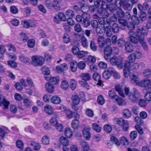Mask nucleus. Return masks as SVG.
<instances>
[{
  "mask_svg": "<svg viewBox=\"0 0 151 151\" xmlns=\"http://www.w3.org/2000/svg\"><path fill=\"white\" fill-rule=\"evenodd\" d=\"M134 94L129 92V89L127 87L124 88L125 95L127 96L129 99L132 101L136 102L140 99V95L139 91L136 89L134 88Z\"/></svg>",
  "mask_w": 151,
  "mask_h": 151,
  "instance_id": "f257e3e1",
  "label": "nucleus"
},
{
  "mask_svg": "<svg viewBox=\"0 0 151 151\" xmlns=\"http://www.w3.org/2000/svg\"><path fill=\"white\" fill-rule=\"evenodd\" d=\"M135 35V34H131L132 36L131 37V39L129 40V41L132 43L134 44H137L138 42H139L144 50L146 51L147 50L148 47L145 41L144 37L136 36V37L135 38L133 36V35L136 36V35Z\"/></svg>",
  "mask_w": 151,
  "mask_h": 151,
  "instance_id": "f03ea898",
  "label": "nucleus"
},
{
  "mask_svg": "<svg viewBox=\"0 0 151 151\" xmlns=\"http://www.w3.org/2000/svg\"><path fill=\"white\" fill-rule=\"evenodd\" d=\"M90 15L87 13H83L81 16L78 15L76 16V19L77 22H81L83 26L85 27L89 26L90 24L89 21Z\"/></svg>",
  "mask_w": 151,
  "mask_h": 151,
  "instance_id": "7ed1b4c3",
  "label": "nucleus"
},
{
  "mask_svg": "<svg viewBox=\"0 0 151 151\" xmlns=\"http://www.w3.org/2000/svg\"><path fill=\"white\" fill-rule=\"evenodd\" d=\"M148 29H147L145 26H143L141 28H138L136 30V32H135L133 31H131L129 32V37H128L129 40L131 39V34H135L136 36H133L134 37L136 38L137 36H141L144 37V36H147L148 33Z\"/></svg>",
  "mask_w": 151,
  "mask_h": 151,
  "instance_id": "20e7f679",
  "label": "nucleus"
},
{
  "mask_svg": "<svg viewBox=\"0 0 151 151\" xmlns=\"http://www.w3.org/2000/svg\"><path fill=\"white\" fill-rule=\"evenodd\" d=\"M110 61L113 65H117L118 68H122L123 66L124 58H117L115 56H114L111 58H109V60H107Z\"/></svg>",
  "mask_w": 151,
  "mask_h": 151,
  "instance_id": "39448f33",
  "label": "nucleus"
},
{
  "mask_svg": "<svg viewBox=\"0 0 151 151\" xmlns=\"http://www.w3.org/2000/svg\"><path fill=\"white\" fill-rule=\"evenodd\" d=\"M33 64L35 66H40L43 64L45 59L44 57L40 55H35L32 57Z\"/></svg>",
  "mask_w": 151,
  "mask_h": 151,
  "instance_id": "423d86ee",
  "label": "nucleus"
},
{
  "mask_svg": "<svg viewBox=\"0 0 151 151\" xmlns=\"http://www.w3.org/2000/svg\"><path fill=\"white\" fill-rule=\"evenodd\" d=\"M50 124L52 126H55L58 131L60 132L63 131V127L62 124L58 123L55 117L52 118L50 121Z\"/></svg>",
  "mask_w": 151,
  "mask_h": 151,
  "instance_id": "0eeeda50",
  "label": "nucleus"
},
{
  "mask_svg": "<svg viewBox=\"0 0 151 151\" xmlns=\"http://www.w3.org/2000/svg\"><path fill=\"white\" fill-rule=\"evenodd\" d=\"M22 24L23 27L24 28L26 29L34 27L35 26L34 21L30 19L22 21Z\"/></svg>",
  "mask_w": 151,
  "mask_h": 151,
  "instance_id": "6e6552de",
  "label": "nucleus"
},
{
  "mask_svg": "<svg viewBox=\"0 0 151 151\" xmlns=\"http://www.w3.org/2000/svg\"><path fill=\"white\" fill-rule=\"evenodd\" d=\"M112 49L109 46H107L104 48V57L105 60H109V58L112 54Z\"/></svg>",
  "mask_w": 151,
  "mask_h": 151,
  "instance_id": "1a4fd4ad",
  "label": "nucleus"
},
{
  "mask_svg": "<svg viewBox=\"0 0 151 151\" xmlns=\"http://www.w3.org/2000/svg\"><path fill=\"white\" fill-rule=\"evenodd\" d=\"M75 114H76V116H75V118L72 121L71 126L74 129H77L79 127V122L78 119L80 118V115L77 113H75Z\"/></svg>",
  "mask_w": 151,
  "mask_h": 151,
  "instance_id": "9d476101",
  "label": "nucleus"
},
{
  "mask_svg": "<svg viewBox=\"0 0 151 151\" xmlns=\"http://www.w3.org/2000/svg\"><path fill=\"white\" fill-rule=\"evenodd\" d=\"M90 130V127H85L83 131V137L87 140H89L91 137Z\"/></svg>",
  "mask_w": 151,
  "mask_h": 151,
  "instance_id": "9b49d317",
  "label": "nucleus"
},
{
  "mask_svg": "<svg viewBox=\"0 0 151 151\" xmlns=\"http://www.w3.org/2000/svg\"><path fill=\"white\" fill-rule=\"evenodd\" d=\"M49 9H51L52 7L56 10H58L60 9V5L57 1H54L52 3H51L48 5L46 6Z\"/></svg>",
  "mask_w": 151,
  "mask_h": 151,
  "instance_id": "f8f14e48",
  "label": "nucleus"
},
{
  "mask_svg": "<svg viewBox=\"0 0 151 151\" xmlns=\"http://www.w3.org/2000/svg\"><path fill=\"white\" fill-rule=\"evenodd\" d=\"M139 84L142 87L148 86L147 88H149L150 87H149V85H150V86H151V82L149 79H146L143 80L139 82Z\"/></svg>",
  "mask_w": 151,
  "mask_h": 151,
  "instance_id": "ddd939ff",
  "label": "nucleus"
},
{
  "mask_svg": "<svg viewBox=\"0 0 151 151\" xmlns=\"http://www.w3.org/2000/svg\"><path fill=\"white\" fill-rule=\"evenodd\" d=\"M68 69V66L65 63H63L56 67V70L58 73H61L63 71L66 70Z\"/></svg>",
  "mask_w": 151,
  "mask_h": 151,
  "instance_id": "4468645a",
  "label": "nucleus"
},
{
  "mask_svg": "<svg viewBox=\"0 0 151 151\" xmlns=\"http://www.w3.org/2000/svg\"><path fill=\"white\" fill-rule=\"evenodd\" d=\"M9 104V102L7 101L3 96L0 95V106L2 104L5 108L7 109L8 108Z\"/></svg>",
  "mask_w": 151,
  "mask_h": 151,
  "instance_id": "2eb2a0df",
  "label": "nucleus"
},
{
  "mask_svg": "<svg viewBox=\"0 0 151 151\" xmlns=\"http://www.w3.org/2000/svg\"><path fill=\"white\" fill-rule=\"evenodd\" d=\"M97 41L100 50H101V49L103 48L106 45V41L104 37H99L97 39Z\"/></svg>",
  "mask_w": 151,
  "mask_h": 151,
  "instance_id": "dca6fc26",
  "label": "nucleus"
},
{
  "mask_svg": "<svg viewBox=\"0 0 151 151\" xmlns=\"http://www.w3.org/2000/svg\"><path fill=\"white\" fill-rule=\"evenodd\" d=\"M79 39L81 40L82 45L83 47L86 48L88 46V43L87 40L83 36H78Z\"/></svg>",
  "mask_w": 151,
  "mask_h": 151,
  "instance_id": "f3484780",
  "label": "nucleus"
},
{
  "mask_svg": "<svg viewBox=\"0 0 151 151\" xmlns=\"http://www.w3.org/2000/svg\"><path fill=\"white\" fill-rule=\"evenodd\" d=\"M125 48V51L128 53L132 52L134 50L133 46L130 43H127L126 44Z\"/></svg>",
  "mask_w": 151,
  "mask_h": 151,
  "instance_id": "a211bd4d",
  "label": "nucleus"
},
{
  "mask_svg": "<svg viewBox=\"0 0 151 151\" xmlns=\"http://www.w3.org/2000/svg\"><path fill=\"white\" fill-rule=\"evenodd\" d=\"M29 144L32 146L33 148L35 150H38L41 148L40 144L34 141L30 142L29 143Z\"/></svg>",
  "mask_w": 151,
  "mask_h": 151,
  "instance_id": "6ab92c4d",
  "label": "nucleus"
},
{
  "mask_svg": "<svg viewBox=\"0 0 151 151\" xmlns=\"http://www.w3.org/2000/svg\"><path fill=\"white\" fill-rule=\"evenodd\" d=\"M46 91L49 93H52L54 91V86L50 83H47L45 86Z\"/></svg>",
  "mask_w": 151,
  "mask_h": 151,
  "instance_id": "aec40b11",
  "label": "nucleus"
},
{
  "mask_svg": "<svg viewBox=\"0 0 151 151\" xmlns=\"http://www.w3.org/2000/svg\"><path fill=\"white\" fill-rule=\"evenodd\" d=\"M60 142L63 145L65 146L68 145L69 143V140L66 137L63 136L60 137Z\"/></svg>",
  "mask_w": 151,
  "mask_h": 151,
  "instance_id": "412c9836",
  "label": "nucleus"
},
{
  "mask_svg": "<svg viewBox=\"0 0 151 151\" xmlns=\"http://www.w3.org/2000/svg\"><path fill=\"white\" fill-rule=\"evenodd\" d=\"M110 67L108 68L107 70L104 71L102 74L103 78L106 79H109L111 76V71L109 70Z\"/></svg>",
  "mask_w": 151,
  "mask_h": 151,
  "instance_id": "4be33fe9",
  "label": "nucleus"
},
{
  "mask_svg": "<svg viewBox=\"0 0 151 151\" xmlns=\"http://www.w3.org/2000/svg\"><path fill=\"white\" fill-rule=\"evenodd\" d=\"M51 102L53 104H59L61 101L60 98L57 96H53L51 99Z\"/></svg>",
  "mask_w": 151,
  "mask_h": 151,
  "instance_id": "5701e85b",
  "label": "nucleus"
},
{
  "mask_svg": "<svg viewBox=\"0 0 151 151\" xmlns=\"http://www.w3.org/2000/svg\"><path fill=\"white\" fill-rule=\"evenodd\" d=\"M80 76L81 78L84 81H88L91 78L90 74L86 73H81Z\"/></svg>",
  "mask_w": 151,
  "mask_h": 151,
  "instance_id": "b1692460",
  "label": "nucleus"
},
{
  "mask_svg": "<svg viewBox=\"0 0 151 151\" xmlns=\"http://www.w3.org/2000/svg\"><path fill=\"white\" fill-rule=\"evenodd\" d=\"M115 89L116 91L118 92L120 96L123 97H125V94L123 92V89L120 86H116Z\"/></svg>",
  "mask_w": 151,
  "mask_h": 151,
  "instance_id": "393cba45",
  "label": "nucleus"
},
{
  "mask_svg": "<svg viewBox=\"0 0 151 151\" xmlns=\"http://www.w3.org/2000/svg\"><path fill=\"white\" fill-rule=\"evenodd\" d=\"M44 109L45 112L49 115L52 114L53 112L52 108L51 106L49 105H46L44 107Z\"/></svg>",
  "mask_w": 151,
  "mask_h": 151,
  "instance_id": "a878e982",
  "label": "nucleus"
},
{
  "mask_svg": "<svg viewBox=\"0 0 151 151\" xmlns=\"http://www.w3.org/2000/svg\"><path fill=\"white\" fill-rule=\"evenodd\" d=\"M78 67L77 62L75 60L73 61L70 63V68L71 70L73 72H75L76 70Z\"/></svg>",
  "mask_w": 151,
  "mask_h": 151,
  "instance_id": "bb28decb",
  "label": "nucleus"
},
{
  "mask_svg": "<svg viewBox=\"0 0 151 151\" xmlns=\"http://www.w3.org/2000/svg\"><path fill=\"white\" fill-rule=\"evenodd\" d=\"M59 78L58 76L52 77L49 79V81L52 84H57L59 82Z\"/></svg>",
  "mask_w": 151,
  "mask_h": 151,
  "instance_id": "cd10ccee",
  "label": "nucleus"
},
{
  "mask_svg": "<svg viewBox=\"0 0 151 151\" xmlns=\"http://www.w3.org/2000/svg\"><path fill=\"white\" fill-rule=\"evenodd\" d=\"M115 99L119 106H123L126 104V102L124 100L118 96H117V97L115 98Z\"/></svg>",
  "mask_w": 151,
  "mask_h": 151,
  "instance_id": "c85d7f7f",
  "label": "nucleus"
},
{
  "mask_svg": "<svg viewBox=\"0 0 151 151\" xmlns=\"http://www.w3.org/2000/svg\"><path fill=\"white\" fill-rule=\"evenodd\" d=\"M145 98L147 101H151V87H150L149 90L146 92L145 95Z\"/></svg>",
  "mask_w": 151,
  "mask_h": 151,
  "instance_id": "c756f323",
  "label": "nucleus"
},
{
  "mask_svg": "<svg viewBox=\"0 0 151 151\" xmlns=\"http://www.w3.org/2000/svg\"><path fill=\"white\" fill-rule=\"evenodd\" d=\"M65 136L68 138L71 137L73 135V133L71 129L68 127L66 128L64 131Z\"/></svg>",
  "mask_w": 151,
  "mask_h": 151,
  "instance_id": "7c9ffc66",
  "label": "nucleus"
},
{
  "mask_svg": "<svg viewBox=\"0 0 151 151\" xmlns=\"http://www.w3.org/2000/svg\"><path fill=\"white\" fill-rule=\"evenodd\" d=\"M109 70L111 71V74H112L113 75V76L115 78L118 79L120 78V76L119 74L114 68L112 67H110Z\"/></svg>",
  "mask_w": 151,
  "mask_h": 151,
  "instance_id": "2f4dec72",
  "label": "nucleus"
},
{
  "mask_svg": "<svg viewBox=\"0 0 151 151\" xmlns=\"http://www.w3.org/2000/svg\"><path fill=\"white\" fill-rule=\"evenodd\" d=\"M124 117L125 118H128L131 116V114L130 111L128 109H124L122 112Z\"/></svg>",
  "mask_w": 151,
  "mask_h": 151,
  "instance_id": "473e14b6",
  "label": "nucleus"
},
{
  "mask_svg": "<svg viewBox=\"0 0 151 151\" xmlns=\"http://www.w3.org/2000/svg\"><path fill=\"white\" fill-rule=\"evenodd\" d=\"M111 28L112 31L114 33H117L120 30L119 27L117 24L114 23L112 24Z\"/></svg>",
  "mask_w": 151,
  "mask_h": 151,
  "instance_id": "72a5a7b5",
  "label": "nucleus"
},
{
  "mask_svg": "<svg viewBox=\"0 0 151 151\" xmlns=\"http://www.w3.org/2000/svg\"><path fill=\"white\" fill-rule=\"evenodd\" d=\"M41 70L42 73L44 75H49L50 73V71L49 68L46 66H43L42 67Z\"/></svg>",
  "mask_w": 151,
  "mask_h": 151,
  "instance_id": "f704fd0d",
  "label": "nucleus"
},
{
  "mask_svg": "<svg viewBox=\"0 0 151 151\" xmlns=\"http://www.w3.org/2000/svg\"><path fill=\"white\" fill-rule=\"evenodd\" d=\"M69 86V84L67 81L66 80H63L61 84V88L65 90L67 89Z\"/></svg>",
  "mask_w": 151,
  "mask_h": 151,
  "instance_id": "c9c22d12",
  "label": "nucleus"
},
{
  "mask_svg": "<svg viewBox=\"0 0 151 151\" xmlns=\"http://www.w3.org/2000/svg\"><path fill=\"white\" fill-rule=\"evenodd\" d=\"M117 43L120 47H122L126 45V41L123 38H120L117 41Z\"/></svg>",
  "mask_w": 151,
  "mask_h": 151,
  "instance_id": "e433bc0d",
  "label": "nucleus"
},
{
  "mask_svg": "<svg viewBox=\"0 0 151 151\" xmlns=\"http://www.w3.org/2000/svg\"><path fill=\"white\" fill-rule=\"evenodd\" d=\"M65 113L67 117L69 119H70L72 118L73 114L75 116H76L75 112L73 113L69 109H67Z\"/></svg>",
  "mask_w": 151,
  "mask_h": 151,
  "instance_id": "4c0bfd02",
  "label": "nucleus"
},
{
  "mask_svg": "<svg viewBox=\"0 0 151 151\" xmlns=\"http://www.w3.org/2000/svg\"><path fill=\"white\" fill-rule=\"evenodd\" d=\"M42 143L45 145L49 144L50 142L49 137L47 136H44L42 139Z\"/></svg>",
  "mask_w": 151,
  "mask_h": 151,
  "instance_id": "58836bf2",
  "label": "nucleus"
},
{
  "mask_svg": "<svg viewBox=\"0 0 151 151\" xmlns=\"http://www.w3.org/2000/svg\"><path fill=\"white\" fill-rule=\"evenodd\" d=\"M92 127L93 129L98 132H100L101 131V127L97 123L92 124Z\"/></svg>",
  "mask_w": 151,
  "mask_h": 151,
  "instance_id": "ea45409f",
  "label": "nucleus"
},
{
  "mask_svg": "<svg viewBox=\"0 0 151 151\" xmlns=\"http://www.w3.org/2000/svg\"><path fill=\"white\" fill-rule=\"evenodd\" d=\"M117 3H116V0H115V2L114 4H111L109 6L108 9H109L111 12H113L116 10L117 6L116 4Z\"/></svg>",
  "mask_w": 151,
  "mask_h": 151,
  "instance_id": "a19ab883",
  "label": "nucleus"
},
{
  "mask_svg": "<svg viewBox=\"0 0 151 151\" xmlns=\"http://www.w3.org/2000/svg\"><path fill=\"white\" fill-rule=\"evenodd\" d=\"M20 40L21 41H22L23 42H26L27 40V35L24 33L22 32L20 34Z\"/></svg>",
  "mask_w": 151,
  "mask_h": 151,
  "instance_id": "79ce46f5",
  "label": "nucleus"
},
{
  "mask_svg": "<svg viewBox=\"0 0 151 151\" xmlns=\"http://www.w3.org/2000/svg\"><path fill=\"white\" fill-rule=\"evenodd\" d=\"M72 100L73 103L75 105L78 104L80 101L79 97L77 95H74L73 96Z\"/></svg>",
  "mask_w": 151,
  "mask_h": 151,
  "instance_id": "37998d69",
  "label": "nucleus"
},
{
  "mask_svg": "<svg viewBox=\"0 0 151 151\" xmlns=\"http://www.w3.org/2000/svg\"><path fill=\"white\" fill-rule=\"evenodd\" d=\"M120 143L123 145H128L129 143L128 140L124 137H122L120 138Z\"/></svg>",
  "mask_w": 151,
  "mask_h": 151,
  "instance_id": "c03bdc74",
  "label": "nucleus"
},
{
  "mask_svg": "<svg viewBox=\"0 0 151 151\" xmlns=\"http://www.w3.org/2000/svg\"><path fill=\"white\" fill-rule=\"evenodd\" d=\"M97 102L99 104L101 105H103L104 103L105 99L102 95H100L98 96Z\"/></svg>",
  "mask_w": 151,
  "mask_h": 151,
  "instance_id": "a18cd8bd",
  "label": "nucleus"
},
{
  "mask_svg": "<svg viewBox=\"0 0 151 151\" xmlns=\"http://www.w3.org/2000/svg\"><path fill=\"white\" fill-rule=\"evenodd\" d=\"M86 81H79V83L82 87H85L87 89H89L90 87Z\"/></svg>",
  "mask_w": 151,
  "mask_h": 151,
  "instance_id": "49530a36",
  "label": "nucleus"
},
{
  "mask_svg": "<svg viewBox=\"0 0 151 151\" xmlns=\"http://www.w3.org/2000/svg\"><path fill=\"white\" fill-rule=\"evenodd\" d=\"M77 82L73 79H71L70 82V87L72 90L75 89L76 86Z\"/></svg>",
  "mask_w": 151,
  "mask_h": 151,
  "instance_id": "de8ad7c7",
  "label": "nucleus"
},
{
  "mask_svg": "<svg viewBox=\"0 0 151 151\" xmlns=\"http://www.w3.org/2000/svg\"><path fill=\"white\" fill-rule=\"evenodd\" d=\"M143 76L145 77H150L151 76V70L149 69L145 70L143 73Z\"/></svg>",
  "mask_w": 151,
  "mask_h": 151,
  "instance_id": "09e8293b",
  "label": "nucleus"
},
{
  "mask_svg": "<svg viewBox=\"0 0 151 151\" xmlns=\"http://www.w3.org/2000/svg\"><path fill=\"white\" fill-rule=\"evenodd\" d=\"M88 53V52L87 51H79V52H78V53L76 55H78V58H82L87 55Z\"/></svg>",
  "mask_w": 151,
  "mask_h": 151,
  "instance_id": "8fccbe9b",
  "label": "nucleus"
},
{
  "mask_svg": "<svg viewBox=\"0 0 151 151\" xmlns=\"http://www.w3.org/2000/svg\"><path fill=\"white\" fill-rule=\"evenodd\" d=\"M110 139L111 141L116 145L118 146L120 145V142L116 137L112 136L111 137Z\"/></svg>",
  "mask_w": 151,
  "mask_h": 151,
  "instance_id": "3c124183",
  "label": "nucleus"
},
{
  "mask_svg": "<svg viewBox=\"0 0 151 151\" xmlns=\"http://www.w3.org/2000/svg\"><path fill=\"white\" fill-rule=\"evenodd\" d=\"M63 39V42L66 43H69L70 42V40L69 36L67 33L64 34Z\"/></svg>",
  "mask_w": 151,
  "mask_h": 151,
  "instance_id": "603ef678",
  "label": "nucleus"
},
{
  "mask_svg": "<svg viewBox=\"0 0 151 151\" xmlns=\"http://www.w3.org/2000/svg\"><path fill=\"white\" fill-rule=\"evenodd\" d=\"M131 19L132 23L134 24H138L139 23V19L135 15H132L131 17Z\"/></svg>",
  "mask_w": 151,
  "mask_h": 151,
  "instance_id": "864d4df0",
  "label": "nucleus"
},
{
  "mask_svg": "<svg viewBox=\"0 0 151 151\" xmlns=\"http://www.w3.org/2000/svg\"><path fill=\"white\" fill-rule=\"evenodd\" d=\"M126 27H127V28L129 30L128 32V34L130 31H132V30L134 29L135 28V26L134 24L132 22H127V24Z\"/></svg>",
  "mask_w": 151,
  "mask_h": 151,
  "instance_id": "5fc2aeb1",
  "label": "nucleus"
},
{
  "mask_svg": "<svg viewBox=\"0 0 151 151\" xmlns=\"http://www.w3.org/2000/svg\"><path fill=\"white\" fill-rule=\"evenodd\" d=\"M128 60L131 62V63H133L135 61L136 58L134 54L132 53L130 54L127 58Z\"/></svg>",
  "mask_w": 151,
  "mask_h": 151,
  "instance_id": "6e6d98bb",
  "label": "nucleus"
},
{
  "mask_svg": "<svg viewBox=\"0 0 151 151\" xmlns=\"http://www.w3.org/2000/svg\"><path fill=\"white\" fill-rule=\"evenodd\" d=\"M85 112L86 115L90 117H93L94 115L93 111L90 109H86Z\"/></svg>",
  "mask_w": 151,
  "mask_h": 151,
  "instance_id": "4d7b16f0",
  "label": "nucleus"
},
{
  "mask_svg": "<svg viewBox=\"0 0 151 151\" xmlns=\"http://www.w3.org/2000/svg\"><path fill=\"white\" fill-rule=\"evenodd\" d=\"M93 78L94 80L98 81L100 80L101 78V75L97 73H94L93 75Z\"/></svg>",
  "mask_w": 151,
  "mask_h": 151,
  "instance_id": "13d9d810",
  "label": "nucleus"
},
{
  "mask_svg": "<svg viewBox=\"0 0 151 151\" xmlns=\"http://www.w3.org/2000/svg\"><path fill=\"white\" fill-rule=\"evenodd\" d=\"M7 64L9 66L14 68H16L17 66V64L15 62L11 60L7 61Z\"/></svg>",
  "mask_w": 151,
  "mask_h": 151,
  "instance_id": "bf43d9fd",
  "label": "nucleus"
},
{
  "mask_svg": "<svg viewBox=\"0 0 151 151\" xmlns=\"http://www.w3.org/2000/svg\"><path fill=\"white\" fill-rule=\"evenodd\" d=\"M104 128L105 131L107 133L110 132L112 129L111 126L108 124H106L104 125Z\"/></svg>",
  "mask_w": 151,
  "mask_h": 151,
  "instance_id": "052dcab7",
  "label": "nucleus"
},
{
  "mask_svg": "<svg viewBox=\"0 0 151 151\" xmlns=\"http://www.w3.org/2000/svg\"><path fill=\"white\" fill-rule=\"evenodd\" d=\"M124 75L125 77L127 78L129 74L130 70L128 68L125 67L123 69Z\"/></svg>",
  "mask_w": 151,
  "mask_h": 151,
  "instance_id": "680f3d73",
  "label": "nucleus"
},
{
  "mask_svg": "<svg viewBox=\"0 0 151 151\" xmlns=\"http://www.w3.org/2000/svg\"><path fill=\"white\" fill-rule=\"evenodd\" d=\"M66 15L69 17H73L75 16L74 12L72 10L69 9L67 10L65 12Z\"/></svg>",
  "mask_w": 151,
  "mask_h": 151,
  "instance_id": "e2e57ef3",
  "label": "nucleus"
},
{
  "mask_svg": "<svg viewBox=\"0 0 151 151\" xmlns=\"http://www.w3.org/2000/svg\"><path fill=\"white\" fill-rule=\"evenodd\" d=\"M19 58L21 61L24 63L29 62L28 58L23 55H20L19 56Z\"/></svg>",
  "mask_w": 151,
  "mask_h": 151,
  "instance_id": "0e129e2a",
  "label": "nucleus"
},
{
  "mask_svg": "<svg viewBox=\"0 0 151 151\" xmlns=\"http://www.w3.org/2000/svg\"><path fill=\"white\" fill-rule=\"evenodd\" d=\"M58 15L60 21H65L66 17L64 14L62 12H59Z\"/></svg>",
  "mask_w": 151,
  "mask_h": 151,
  "instance_id": "69168bd1",
  "label": "nucleus"
},
{
  "mask_svg": "<svg viewBox=\"0 0 151 151\" xmlns=\"http://www.w3.org/2000/svg\"><path fill=\"white\" fill-rule=\"evenodd\" d=\"M81 9L83 13H86L89 11V6L85 5L82 6L81 7Z\"/></svg>",
  "mask_w": 151,
  "mask_h": 151,
  "instance_id": "338daca9",
  "label": "nucleus"
},
{
  "mask_svg": "<svg viewBox=\"0 0 151 151\" xmlns=\"http://www.w3.org/2000/svg\"><path fill=\"white\" fill-rule=\"evenodd\" d=\"M78 64V67L80 69L83 70L86 67V64L84 61H81L79 62Z\"/></svg>",
  "mask_w": 151,
  "mask_h": 151,
  "instance_id": "774afa93",
  "label": "nucleus"
}]
</instances>
